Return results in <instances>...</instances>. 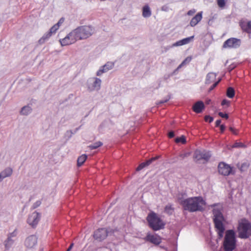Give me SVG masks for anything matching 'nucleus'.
<instances>
[{
	"label": "nucleus",
	"instance_id": "423d86ee",
	"mask_svg": "<svg viewBox=\"0 0 251 251\" xmlns=\"http://www.w3.org/2000/svg\"><path fill=\"white\" fill-rule=\"evenodd\" d=\"M250 231H251V223L245 218L242 219L239 223V237L242 239L249 238Z\"/></svg>",
	"mask_w": 251,
	"mask_h": 251
},
{
	"label": "nucleus",
	"instance_id": "6ab92c4d",
	"mask_svg": "<svg viewBox=\"0 0 251 251\" xmlns=\"http://www.w3.org/2000/svg\"><path fill=\"white\" fill-rule=\"evenodd\" d=\"M240 25L242 30L247 33H251V21L245 22H240Z\"/></svg>",
	"mask_w": 251,
	"mask_h": 251
},
{
	"label": "nucleus",
	"instance_id": "13d9d810",
	"mask_svg": "<svg viewBox=\"0 0 251 251\" xmlns=\"http://www.w3.org/2000/svg\"><path fill=\"white\" fill-rule=\"evenodd\" d=\"M161 10L164 11H167L168 10V7L167 5H163L161 7Z\"/></svg>",
	"mask_w": 251,
	"mask_h": 251
},
{
	"label": "nucleus",
	"instance_id": "58836bf2",
	"mask_svg": "<svg viewBox=\"0 0 251 251\" xmlns=\"http://www.w3.org/2000/svg\"><path fill=\"white\" fill-rule=\"evenodd\" d=\"M146 167L148 166L146 164L145 162L144 161L139 165V166L136 168V171H140V170H142L143 168Z\"/></svg>",
	"mask_w": 251,
	"mask_h": 251
},
{
	"label": "nucleus",
	"instance_id": "680f3d73",
	"mask_svg": "<svg viewBox=\"0 0 251 251\" xmlns=\"http://www.w3.org/2000/svg\"><path fill=\"white\" fill-rule=\"evenodd\" d=\"M171 75H165L164 76L163 78L164 80H167L170 77Z\"/></svg>",
	"mask_w": 251,
	"mask_h": 251
},
{
	"label": "nucleus",
	"instance_id": "b1692460",
	"mask_svg": "<svg viewBox=\"0 0 251 251\" xmlns=\"http://www.w3.org/2000/svg\"><path fill=\"white\" fill-rule=\"evenodd\" d=\"M12 169L10 167H7L2 171L0 174L2 176V178H3L4 179L5 177L10 176L12 175Z\"/></svg>",
	"mask_w": 251,
	"mask_h": 251
},
{
	"label": "nucleus",
	"instance_id": "72a5a7b5",
	"mask_svg": "<svg viewBox=\"0 0 251 251\" xmlns=\"http://www.w3.org/2000/svg\"><path fill=\"white\" fill-rule=\"evenodd\" d=\"M187 197V194L186 193L182 192L178 194L177 196V200L179 204L181 205V202L184 201L186 199L185 197Z\"/></svg>",
	"mask_w": 251,
	"mask_h": 251
},
{
	"label": "nucleus",
	"instance_id": "c85d7f7f",
	"mask_svg": "<svg viewBox=\"0 0 251 251\" xmlns=\"http://www.w3.org/2000/svg\"><path fill=\"white\" fill-rule=\"evenodd\" d=\"M174 211V208L172 206L171 204H168L165 207L164 212L169 215H172Z\"/></svg>",
	"mask_w": 251,
	"mask_h": 251
},
{
	"label": "nucleus",
	"instance_id": "bf43d9fd",
	"mask_svg": "<svg viewBox=\"0 0 251 251\" xmlns=\"http://www.w3.org/2000/svg\"><path fill=\"white\" fill-rule=\"evenodd\" d=\"M229 129L230 131L231 132H232L233 134H234L235 135L237 134V133L235 132L234 128H233L232 127H230Z\"/></svg>",
	"mask_w": 251,
	"mask_h": 251
},
{
	"label": "nucleus",
	"instance_id": "79ce46f5",
	"mask_svg": "<svg viewBox=\"0 0 251 251\" xmlns=\"http://www.w3.org/2000/svg\"><path fill=\"white\" fill-rule=\"evenodd\" d=\"M191 154L190 152H187L184 153H180L179 156L182 159H184L185 158L189 156Z\"/></svg>",
	"mask_w": 251,
	"mask_h": 251
},
{
	"label": "nucleus",
	"instance_id": "4468645a",
	"mask_svg": "<svg viewBox=\"0 0 251 251\" xmlns=\"http://www.w3.org/2000/svg\"><path fill=\"white\" fill-rule=\"evenodd\" d=\"M74 37V35L72 31L65 38L60 39L59 42L62 46L69 45L76 42Z\"/></svg>",
	"mask_w": 251,
	"mask_h": 251
},
{
	"label": "nucleus",
	"instance_id": "de8ad7c7",
	"mask_svg": "<svg viewBox=\"0 0 251 251\" xmlns=\"http://www.w3.org/2000/svg\"><path fill=\"white\" fill-rule=\"evenodd\" d=\"M236 66H237V65L236 64H234V63L231 64V65H230L229 66V67L227 68L228 71L229 72H231L234 68H235L236 67Z\"/></svg>",
	"mask_w": 251,
	"mask_h": 251
},
{
	"label": "nucleus",
	"instance_id": "37998d69",
	"mask_svg": "<svg viewBox=\"0 0 251 251\" xmlns=\"http://www.w3.org/2000/svg\"><path fill=\"white\" fill-rule=\"evenodd\" d=\"M41 204V201H37L33 203V204L31 208L32 209H35L39 207Z\"/></svg>",
	"mask_w": 251,
	"mask_h": 251
},
{
	"label": "nucleus",
	"instance_id": "20e7f679",
	"mask_svg": "<svg viewBox=\"0 0 251 251\" xmlns=\"http://www.w3.org/2000/svg\"><path fill=\"white\" fill-rule=\"evenodd\" d=\"M73 34L75 41L86 39L91 36L93 33L92 26H80L73 30Z\"/></svg>",
	"mask_w": 251,
	"mask_h": 251
},
{
	"label": "nucleus",
	"instance_id": "dca6fc26",
	"mask_svg": "<svg viewBox=\"0 0 251 251\" xmlns=\"http://www.w3.org/2000/svg\"><path fill=\"white\" fill-rule=\"evenodd\" d=\"M205 108V105L203 102L201 100H199L195 102L192 106V110L196 113H201Z\"/></svg>",
	"mask_w": 251,
	"mask_h": 251
},
{
	"label": "nucleus",
	"instance_id": "338daca9",
	"mask_svg": "<svg viewBox=\"0 0 251 251\" xmlns=\"http://www.w3.org/2000/svg\"><path fill=\"white\" fill-rule=\"evenodd\" d=\"M178 70H176H176H174V71L173 72V73L171 74V75H173L174 74H175L176 73L177 71Z\"/></svg>",
	"mask_w": 251,
	"mask_h": 251
},
{
	"label": "nucleus",
	"instance_id": "8fccbe9b",
	"mask_svg": "<svg viewBox=\"0 0 251 251\" xmlns=\"http://www.w3.org/2000/svg\"><path fill=\"white\" fill-rule=\"evenodd\" d=\"M168 136L169 138H172L174 137L175 136L174 131L173 130H171V131H169V132L168 133Z\"/></svg>",
	"mask_w": 251,
	"mask_h": 251
},
{
	"label": "nucleus",
	"instance_id": "f03ea898",
	"mask_svg": "<svg viewBox=\"0 0 251 251\" xmlns=\"http://www.w3.org/2000/svg\"><path fill=\"white\" fill-rule=\"evenodd\" d=\"M212 212L214 215L213 222L218 235V239H221L225 230V226L223 224L225 218L221 210L214 208Z\"/></svg>",
	"mask_w": 251,
	"mask_h": 251
},
{
	"label": "nucleus",
	"instance_id": "0eeeda50",
	"mask_svg": "<svg viewBox=\"0 0 251 251\" xmlns=\"http://www.w3.org/2000/svg\"><path fill=\"white\" fill-rule=\"evenodd\" d=\"M114 231V230L110 227L99 228L94 231L93 238L98 242H102L108 235H112Z\"/></svg>",
	"mask_w": 251,
	"mask_h": 251
},
{
	"label": "nucleus",
	"instance_id": "1a4fd4ad",
	"mask_svg": "<svg viewBox=\"0 0 251 251\" xmlns=\"http://www.w3.org/2000/svg\"><path fill=\"white\" fill-rule=\"evenodd\" d=\"M218 172L220 174L224 176L234 175L235 173V171L233 169V167L223 162H221L219 164Z\"/></svg>",
	"mask_w": 251,
	"mask_h": 251
},
{
	"label": "nucleus",
	"instance_id": "69168bd1",
	"mask_svg": "<svg viewBox=\"0 0 251 251\" xmlns=\"http://www.w3.org/2000/svg\"><path fill=\"white\" fill-rule=\"evenodd\" d=\"M211 101V100L210 99H207L206 100L205 103L206 104H209L210 103Z\"/></svg>",
	"mask_w": 251,
	"mask_h": 251
},
{
	"label": "nucleus",
	"instance_id": "a211bd4d",
	"mask_svg": "<svg viewBox=\"0 0 251 251\" xmlns=\"http://www.w3.org/2000/svg\"><path fill=\"white\" fill-rule=\"evenodd\" d=\"M202 19V12L197 13L191 20L190 25L192 27L196 25L198 23L201 21Z\"/></svg>",
	"mask_w": 251,
	"mask_h": 251
},
{
	"label": "nucleus",
	"instance_id": "aec40b11",
	"mask_svg": "<svg viewBox=\"0 0 251 251\" xmlns=\"http://www.w3.org/2000/svg\"><path fill=\"white\" fill-rule=\"evenodd\" d=\"M147 240L156 245H158L161 242V239L159 237L153 235H148L147 236Z\"/></svg>",
	"mask_w": 251,
	"mask_h": 251
},
{
	"label": "nucleus",
	"instance_id": "6e6552de",
	"mask_svg": "<svg viewBox=\"0 0 251 251\" xmlns=\"http://www.w3.org/2000/svg\"><path fill=\"white\" fill-rule=\"evenodd\" d=\"M101 80L98 77L89 78L87 81V89L89 92L98 91L100 89Z\"/></svg>",
	"mask_w": 251,
	"mask_h": 251
},
{
	"label": "nucleus",
	"instance_id": "bb28decb",
	"mask_svg": "<svg viewBox=\"0 0 251 251\" xmlns=\"http://www.w3.org/2000/svg\"><path fill=\"white\" fill-rule=\"evenodd\" d=\"M237 166L241 172H245L248 169L250 166V163L247 161L243 162L241 165L238 163L237 164Z\"/></svg>",
	"mask_w": 251,
	"mask_h": 251
},
{
	"label": "nucleus",
	"instance_id": "2f4dec72",
	"mask_svg": "<svg viewBox=\"0 0 251 251\" xmlns=\"http://www.w3.org/2000/svg\"><path fill=\"white\" fill-rule=\"evenodd\" d=\"M103 145L102 143L100 141H98L94 143V144L90 145L88 146L89 149L91 150H95L99 147Z\"/></svg>",
	"mask_w": 251,
	"mask_h": 251
},
{
	"label": "nucleus",
	"instance_id": "393cba45",
	"mask_svg": "<svg viewBox=\"0 0 251 251\" xmlns=\"http://www.w3.org/2000/svg\"><path fill=\"white\" fill-rule=\"evenodd\" d=\"M52 33H50L49 31L48 32L45 33L43 36L39 40L38 43L41 45L44 44L47 40H48L52 35Z\"/></svg>",
	"mask_w": 251,
	"mask_h": 251
},
{
	"label": "nucleus",
	"instance_id": "f704fd0d",
	"mask_svg": "<svg viewBox=\"0 0 251 251\" xmlns=\"http://www.w3.org/2000/svg\"><path fill=\"white\" fill-rule=\"evenodd\" d=\"M73 134H74V133H73L72 130H68L65 133L64 137L67 140H68L72 137Z\"/></svg>",
	"mask_w": 251,
	"mask_h": 251
},
{
	"label": "nucleus",
	"instance_id": "a878e982",
	"mask_svg": "<svg viewBox=\"0 0 251 251\" xmlns=\"http://www.w3.org/2000/svg\"><path fill=\"white\" fill-rule=\"evenodd\" d=\"M13 243H14V240H12L10 237H7V238L4 242V247H5V251H8Z\"/></svg>",
	"mask_w": 251,
	"mask_h": 251
},
{
	"label": "nucleus",
	"instance_id": "e2e57ef3",
	"mask_svg": "<svg viewBox=\"0 0 251 251\" xmlns=\"http://www.w3.org/2000/svg\"><path fill=\"white\" fill-rule=\"evenodd\" d=\"M185 65L184 64H182V62L181 63L180 65L177 67L176 70H178L179 69H180L182 66Z\"/></svg>",
	"mask_w": 251,
	"mask_h": 251
},
{
	"label": "nucleus",
	"instance_id": "864d4df0",
	"mask_svg": "<svg viewBox=\"0 0 251 251\" xmlns=\"http://www.w3.org/2000/svg\"><path fill=\"white\" fill-rule=\"evenodd\" d=\"M64 19L63 18H61L59 20V21L57 22V24H56L57 25H58V26L59 27L60 25L64 22Z\"/></svg>",
	"mask_w": 251,
	"mask_h": 251
},
{
	"label": "nucleus",
	"instance_id": "7ed1b4c3",
	"mask_svg": "<svg viewBox=\"0 0 251 251\" xmlns=\"http://www.w3.org/2000/svg\"><path fill=\"white\" fill-rule=\"evenodd\" d=\"M236 238L235 232L232 229L226 231L223 247L225 251H232L236 248Z\"/></svg>",
	"mask_w": 251,
	"mask_h": 251
},
{
	"label": "nucleus",
	"instance_id": "f3484780",
	"mask_svg": "<svg viewBox=\"0 0 251 251\" xmlns=\"http://www.w3.org/2000/svg\"><path fill=\"white\" fill-rule=\"evenodd\" d=\"M194 38V36L184 38L179 40L173 44V46H180L189 43Z\"/></svg>",
	"mask_w": 251,
	"mask_h": 251
},
{
	"label": "nucleus",
	"instance_id": "3c124183",
	"mask_svg": "<svg viewBox=\"0 0 251 251\" xmlns=\"http://www.w3.org/2000/svg\"><path fill=\"white\" fill-rule=\"evenodd\" d=\"M218 85V82H215L209 88V91L213 90Z\"/></svg>",
	"mask_w": 251,
	"mask_h": 251
},
{
	"label": "nucleus",
	"instance_id": "f8f14e48",
	"mask_svg": "<svg viewBox=\"0 0 251 251\" xmlns=\"http://www.w3.org/2000/svg\"><path fill=\"white\" fill-rule=\"evenodd\" d=\"M211 156V154L209 152L205 151H201L199 150H196L194 154V158L196 159L197 161L203 159L206 162H207Z\"/></svg>",
	"mask_w": 251,
	"mask_h": 251
},
{
	"label": "nucleus",
	"instance_id": "603ef678",
	"mask_svg": "<svg viewBox=\"0 0 251 251\" xmlns=\"http://www.w3.org/2000/svg\"><path fill=\"white\" fill-rule=\"evenodd\" d=\"M196 12V10L195 9H192L188 11L187 15L191 16L193 15Z\"/></svg>",
	"mask_w": 251,
	"mask_h": 251
},
{
	"label": "nucleus",
	"instance_id": "2eb2a0df",
	"mask_svg": "<svg viewBox=\"0 0 251 251\" xmlns=\"http://www.w3.org/2000/svg\"><path fill=\"white\" fill-rule=\"evenodd\" d=\"M114 66V63L112 62H107L105 65L100 67V69L97 71L96 75L100 76L103 73L108 72L111 70Z\"/></svg>",
	"mask_w": 251,
	"mask_h": 251
},
{
	"label": "nucleus",
	"instance_id": "f257e3e1",
	"mask_svg": "<svg viewBox=\"0 0 251 251\" xmlns=\"http://www.w3.org/2000/svg\"><path fill=\"white\" fill-rule=\"evenodd\" d=\"M205 204V201L201 196L186 198L181 202V205L183 209L190 212L204 211V208L202 205Z\"/></svg>",
	"mask_w": 251,
	"mask_h": 251
},
{
	"label": "nucleus",
	"instance_id": "cd10ccee",
	"mask_svg": "<svg viewBox=\"0 0 251 251\" xmlns=\"http://www.w3.org/2000/svg\"><path fill=\"white\" fill-rule=\"evenodd\" d=\"M87 158V155L85 154H83L82 155L79 156L77 160V166L79 167L81 166Z\"/></svg>",
	"mask_w": 251,
	"mask_h": 251
},
{
	"label": "nucleus",
	"instance_id": "ddd939ff",
	"mask_svg": "<svg viewBox=\"0 0 251 251\" xmlns=\"http://www.w3.org/2000/svg\"><path fill=\"white\" fill-rule=\"evenodd\" d=\"M38 238L35 235H31L26 237L25 246L28 249H33L37 244Z\"/></svg>",
	"mask_w": 251,
	"mask_h": 251
},
{
	"label": "nucleus",
	"instance_id": "9b49d317",
	"mask_svg": "<svg viewBox=\"0 0 251 251\" xmlns=\"http://www.w3.org/2000/svg\"><path fill=\"white\" fill-rule=\"evenodd\" d=\"M41 217L40 213L35 211L29 216L27 222L32 227L35 228L40 220Z\"/></svg>",
	"mask_w": 251,
	"mask_h": 251
},
{
	"label": "nucleus",
	"instance_id": "4c0bfd02",
	"mask_svg": "<svg viewBox=\"0 0 251 251\" xmlns=\"http://www.w3.org/2000/svg\"><path fill=\"white\" fill-rule=\"evenodd\" d=\"M59 26L56 24H55L54 25H53L49 30V31L50 33H51L52 34L55 33L56 31L58 29Z\"/></svg>",
	"mask_w": 251,
	"mask_h": 251
},
{
	"label": "nucleus",
	"instance_id": "0e129e2a",
	"mask_svg": "<svg viewBox=\"0 0 251 251\" xmlns=\"http://www.w3.org/2000/svg\"><path fill=\"white\" fill-rule=\"evenodd\" d=\"M81 126H79V127H78L76 128L75 129V130H74V131L73 132V133H74V134L76 133L77 132V131H78V130L80 128Z\"/></svg>",
	"mask_w": 251,
	"mask_h": 251
},
{
	"label": "nucleus",
	"instance_id": "39448f33",
	"mask_svg": "<svg viewBox=\"0 0 251 251\" xmlns=\"http://www.w3.org/2000/svg\"><path fill=\"white\" fill-rule=\"evenodd\" d=\"M147 221L150 227L154 231L163 229L165 225V224L157 216V214L153 211L148 214Z\"/></svg>",
	"mask_w": 251,
	"mask_h": 251
},
{
	"label": "nucleus",
	"instance_id": "4be33fe9",
	"mask_svg": "<svg viewBox=\"0 0 251 251\" xmlns=\"http://www.w3.org/2000/svg\"><path fill=\"white\" fill-rule=\"evenodd\" d=\"M217 74L214 73H209L207 74L206 79H205V84H210L212 82H213L216 77Z\"/></svg>",
	"mask_w": 251,
	"mask_h": 251
},
{
	"label": "nucleus",
	"instance_id": "e433bc0d",
	"mask_svg": "<svg viewBox=\"0 0 251 251\" xmlns=\"http://www.w3.org/2000/svg\"><path fill=\"white\" fill-rule=\"evenodd\" d=\"M171 95H168V96L167 97V98L165 99H164L163 100H160L158 102H156V104L159 105V104H163L165 102H167V101H168L170 99H171Z\"/></svg>",
	"mask_w": 251,
	"mask_h": 251
},
{
	"label": "nucleus",
	"instance_id": "6e6d98bb",
	"mask_svg": "<svg viewBox=\"0 0 251 251\" xmlns=\"http://www.w3.org/2000/svg\"><path fill=\"white\" fill-rule=\"evenodd\" d=\"M221 120L220 119L217 120L215 122V126L216 127L220 126H221Z\"/></svg>",
	"mask_w": 251,
	"mask_h": 251
},
{
	"label": "nucleus",
	"instance_id": "a19ab883",
	"mask_svg": "<svg viewBox=\"0 0 251 251\" xmlns=\"http://www.w3.org/2000/svg\"><path fill=\"white\" fill-rule=\"evenodd\" d=\"M214 118L213 117L210 116V115H206L204 117V120L206 122H208L209 123H211L213 121Z\"/></svg>",
	"mask_w": 251,
	"mask_h": 251
},
{
	"label": "nucleus",
	"instance_id": "ea45409f",
	"mask_svg": "<svg viewBox=\"0 0 251 251\" xmlns=\"http://www.w3.org/2000/svg\"><path fill=\"white\" fill-rule=\"evenodd\" d=\"M217 4L220 8H223L226 5V1L225 0H217Z\"/></svg>",
	"mask_w": 251,
	"mask_h": 251
},
{
	"label": "nucleus",
	"instance_id": "09e8293b",
	"mask_svg": "<svg viewBox=\"0 0 251 251\" xmlns=\"http://www.w3.org/2000/svg\"><path fill=\"white\" fill-rule=\"evenodd\" d=\"M229 104L230 101L227 100L226 99H224L221 102L222 105H226L227 106H229Z\"/></svg>",
	"mask_w": 251,
	"mask_h": 251
},
{
	"label": "nucleus",
	"instance_id": "052dcab7",
	"mask_svg": "<svg viewBox=\"0 0 251 251\" xmlns=\"http://www.w3.org/2000/svg\"><path fill=\"white\" fill-rule=\"evenodd\" d=\"M74 245V243H71L70 244V246L69 247V248L67 249L66 251H70L72 249Z\"/></svg>",
	"mask_w": 251,
	"mask_h": 251
},
{
	"label": "nucleus",
	"instance_id": "c756f323",
	"mask_svg": "<svg viewBox=\"0 0 251 251\" xmlns=\"http://www.w3.org/2000/svg\"><path fill=\"white\" fill-rule=\"evenodd\" d=\"M226 96L229 98H233L235 96V90L233 87H229L227 89Z\"/></svg>",
	"mask_w": 251,
	"mask_h": 251
},
{
	"label": "nucleus",
	"instance_id": "4d7b16f0",
	"mask_svg": "<svg viewBox=\"0 0 251 251\" xmlns=\"http://www.w3.org/2000/svg\"><path fill=\"white\" fill-rule=\"evenodd\" d=\"M175 46H173V44L171 46H168L164 48L165 51H167L169 50H170L171 48L175 47Z\"/></svg>",
	"mask_w": 251,
	"mask_h": 251
},
{
	"label": "nucleus",
	"instance_id": "5701e85b",
	"mask_svg": "<svg viewBox=\"0 0 251 251\" xmlns=\"http://www.w3.org/2000/svg\"><path fill=\"white\" fill-rule=\"evenodd\" d=\"M151 15V12L148 5L143 6L142 9V15L144 18H149Z\"/></svg>",
	"mask_w": 251,
	"mask_h": 251
},
{
	"label": "nucleus",
	"instance_id": "49530a36",
	"mask_svg": "<svg viewBox=\"0 0 251 251\" xmlns=\"http://www.w3.org/2000/svg\"><path fill=\"white\" fill-rule=\"evenodd\" d=\"M16 235H17V229H15L12 232L9 233L7 235V237H10V238L12 239V237H14L16 236Z\"/></svg>",
	"mask_w": 251,
	"mask_h": 251
},
{
	"label": "nucleus",
	"instance_id": "c9c22d12",
	"mask_svg": "<svg viewBox=\"0 0 251 251\" xmlns=\"http://www.w3.org/2000/svg\"><path fill=\"white\" fill-rule=\"evenodd\" d=\"M233 148H246V146L241 142H235L232 146Z\"/></svg>",
	"mask_w": 251,
	"mask_h": 251
},
{
	"label": "nucleus",
	"instance_id": "7c9ffc66",
	"mask_svg": "<svg viewBox=\"0 0 251 251\" xmlns=\"http://www.w3.org/2000/svg\"><path fill=\"white\" fill-rule=\"evenodd\" d=\"M161 157L160 155H156L154 157H152L151 158H150L148 160H146L145 162L146 164H147V166H149L152 163H153L154 161L158 160L160 157Z\"/></svg>",
	"mask_w": 251,
	"mask_h": 251
},
{
	"label": "nucleus",
	"instance_id": "473e14b6",
	"mask_svg": "<svg viewBox=\"0 0 251 251\" xmlns=\"http://www.w3.org/2000/svg\"><path fill=\"white\" fill-rule=\"evenodd\" d=\"M175 141L176 143H181L184 144L186 143V137L184 135H181L180 137L176 138Z\"/></svg>",
	"mask_w": 251,
	"mask_h": 251
},
{
	"label": "nucleus",
	"instance_id": "774afa93",
	"mask_svg": "<svg viewBox=\"0 0 251 251\" xmlns=\"http://www.w3.org/2000/svg\"><path fill=\"white\" fill-rule=\"evenodd\" d=\"M159 83H158V86L157 87V88H159L160 87V85H161V81L160 80H159L158 81Z\"/></svg>",
	"mask_w": 251,
	"mask_h": 251
},
{
	"label": "nucleus",
	"instance_id": "9d476101",
	"mask_svg": "<svg viewBox=\"0 0 251 251\" xmlns=\"http://www.w3.org/2000/svg\"><path fill=\"white\" fill-rule=\"evenodd\" d=\"M241 45V40L236 38H230L225 41L223 45V49H237Z\"/></svg>",
	"mask_w": 251,
	"mask_h": 251
},
{
	"label": "nucleus",
	"instance_id": "a18cd8bd",
	"mask_svg": "<svg viewBox=\"0 0 251 251\" xmlns=\"http://www.w3.org/2000/svg\"><path fill=\"white\" fill-rule=\"evenodd\" d=\"M192 60V57L189 56L187 57L182 62V64H186L189 63Z\"/></svg>",
	"mask_w": 251,
	"mask_h": 251
},
{
	"label": "nucleus",
	"instance_id": "412c9836",
	"mask_svg": "<svg viewBox=\"0 0 251 251\" xmlns=\"http://www.w3.org/2000/svg\"><path fill=\"white\" fill-rule=\"evenodd\" d=\"M32 111V109L29 104L23 106L20 111L21 115L27 116Z\"/></svg>",
	"mask_w": 251,
	"mask_h": 251
},
{
	"label": "nucleus",
	"instance_id": "c03bdc74",
	"mask_svg": "<svg viewBox=\"0 0 251 251\" xmlns=\"http://www.w3.org/2000/svg\"><path fill=\"white\" fill-rule=\"evenodd\" d=\"M218 115L221 118H225L226 119H227L229 117L227 113H224L222 112H219L218 113Z\"/></svg>",
	"mask_w": 251,
	"mask_h": 251
},
{
	"label": "nucleus",
	"instance_id": "5fc2aeb1",
	"mask_svg": "<svg viewBox=\"0 0 251 251\" xmlns=\"http://www.w3.org/2000/svg\"><path fill=\"white\" fill-rule=\"evenodd\" d=\"M220 130L222 133L224 132L226 129V126L224 125H221L220 126Z\"/></svg>",
	"mask_w": 251,
	"mask_h": 251
}]
</instances>
